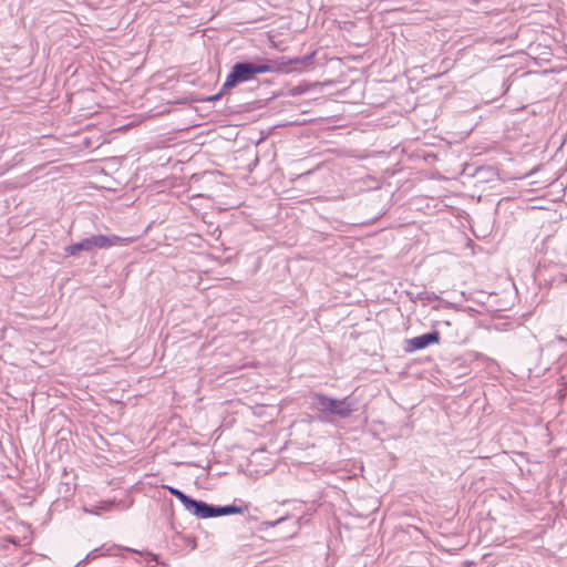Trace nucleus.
<instances>
[{"label": "nucleus", "mask_w": 567, "mask_h": 567, "mask_svg": "<svg viewBox=\"0 0 567 567\" xmlns=\"http://www.w3.org/2000/svg\"><path fill=\"white\" fill-rule=\"evenodd\" d=\"M556 282H557V285H561V284L567 282V275H565V274H559V275L556 277Z\"/></svg>", "instance_id": "nucleus-9"}, {"label": "nucleus", "mask_w": 567, "mask_h": 567, "mask_svg": "<svg viewBox=\"0 0 567 567\" xmlns=\"http://www.w3.org/2000/svg\"><path fill=\"white\" fill-rule=\"evenodd\" d=\"M223 92L224 91L221 90L218 94H215V95L208 97V101H217L218 99H220Z\"/></svg>", "instance_id": "nucleus-10"}, {"label": "nucleus", "mask_w": 567, "mask_h": 567, "mask_svg": "<svg viewBox=\"0 0 567 567\" xmlns=\"http://www.w3.org/2000/svg\"><path fill=\"white\" fill-rule=\"evenodd\" d=\"M158 564V559L156 555L147 554L146 565L147 567H155Z\"/></svg>", "instance_id": "nucleus-8"}, {"label": "nucleus", "mask_w": 567, "mask_h": 567, "mask_svg": "<svg viewBox=\"0 0 567 567\" xmlns=\"http://www.w3.org/2000/svg\"><path fill=\"white\" fill-rule=\"evenodd\" d=\"M163 487L168 489L169 493L174 495L184 505L186 511H188L198 518L206 519L217 516L241 514L244 512L241 507L236 506L234 504L225 506L213 505L204 501L192 498L181 489L175 488L173 486L164 485Z\"/></svg>", "instance_id": "nucleus-1"}, {"label": "nucleus", "mask_w": 567, "mask_h": 567, "mask_svg": "<svg viewBox=\"0 0 567 567\" xmlns=\"http://www.w3.org/2000/svg\"><path fill=\"white\" fill-rule=\"evenodd\" d=\"M104 239H102V235H93L91 237L84 238L79 243L69 245L64 248V252L66 256H75L79 251H93L95 249H104Z\"/></svg>", "instance_id": "nucleus-4"}, {"label": "nucleus", "mask_w": 567, "mask_h": 567, "mask_svg": "<svg viewBox=\"0 0 567 567\" xmlns=\"http://www.w3.org/2000/svg\"><path fill=\"white\" fill-rule=\"evenodd\" d=\"M312 405L324 415H333L340 419L349 417L355 410V404L350 398L332 399L320 393L312 395Z\"/></svg>", "instance_id": "nucleus-3"}, {"label": "nucleus", "mask_w": 567, "mask_h": 567, "mask_svg": "<svg viewBox=\"0 0 567 567\" xmlns=\"http://www.w3.org/2000/svg\"><path fill=\"white\" fill-rule=\"evenodd\" d=\"M102 239H104V241H105L103 245L104 249H107L113 246L124 245L132 240L131 238H123L117 235H110V236L102 235Z\"/></svg>", "instance_id": "nucleus-6"}, {"label": "nucleus", "mask_w": 567, "mask_h": 567, "mask_svg": "<svg viewBox=\"0 0 567 567\" xmlns=\"http://www.w3.org/2000/svg\"><path fill=\"white\" fill-rule=\"evenodd\" d=\"M272 70L267 63L237 62L223 84V91L234 89L240 83L252 80L257 74L268 73Z\"/></svg>", "instance_id": "nucleus-2"}, {"label": "nucleus", "mask_w": 567, "mask_h": 567, "mask_svg": "<svg viewBox=\"0 0 567 567\" xmlns=\"http://www.w3.org/2000/svg\"><path fill=\"white\" fill-rule=\"evenodd\" d=\"M282 520H284V518L277 519L276 522L271 523L270 525H271V526H276L277 524H279V523H280V522H282Z\"/></svg>", "instance_id": "nucleus-11"}, {"label": "nucleus", "mask_w": 567, "mask_h": 567, "mask_svg": "<svg viewBox=\"0 0 567 567\" xmlns=\"http://www.w3.org/2000/svg\"><path fill=\"white\" fill-rule=\"evenodd\" d=\"M441 340V334L439 331L434 330L411 339L405 340L404 350L406 352H414L417 350H422L427 348L431 344L439 343Z\"/></svg>", "instance_id": "nucleus-5"}, {"label": "nucleus", "mask_w": 567, "mask_h": 567, "mask_svg": "<svg viewBox=\"0 0 567 567\" xmlns=\"http://www.w3.org/2000/svg\"><path fill=\"white\" fill-rule=\"evenodd\" d=\"M102 555H105V554L104 553H100V549L95 548V549L91 550L86 555V557L83 559L82 563H87V561L94 560V559H96L97 557H100Z\"/></svg>", "instance_id": "nucleus-7"}]
</instances>
